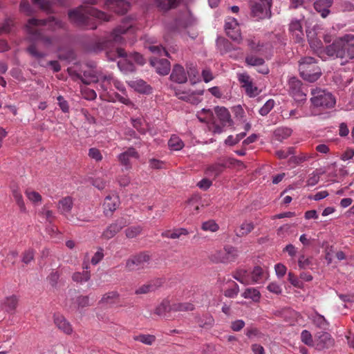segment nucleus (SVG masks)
Masks as SVG:
<instances>
[{
	"instance_id": "f257e3e1",
	"label": "nucleus",
	"mask_w": 354,
	"mask_h": 354,
	"mask_svg": "<svg viewBox=\"0 0 354 354\" xmlns=\"http://www.w3.org/2000/svg\"><path fill=\"white\" fill-rule=\"evenodd\" d=\"M328 56L339 58L342 64L348 63L354 59V35L348 33L337 37L326 46Z\"/></svg>"
},
{
	"instance_id": "f03ea898",
	"label": "nucleus",
	"mask_w": 354,
	"mask_h": 354,
	"mask_svg": "<svg viewBox=\"0 0 354 354\" xmlns=\"http://www.w3.org/2000/svg\"><path fill=\"white\" fill-rule=\"evenodd\" d=\"M299 71L304 80L310 82L317 81L322 73L315 59L311 57H303L299 62Z\"/></svg>"
},
{
	"instance_id": "7ed1b4c3",
	"label": "nucleus",
	"mask_w": 354,
	"mask_h": 354,
	"mask_svg": "<svg viewBox=\"0 0 354 354\" xmlns=\"http://www.w3.org/2000/svg\"><path fill=\"white\" fill-rule=\"evenodd\" d=\"M310 102L315 107L322 109H329L335 104V99L333 95L320 88H315L311 90Z\"/></svg>"
},
{
	"instance_id": "20e7f679",
	"label": "nucleus",
	"mask_w": 354,
	"mask_h": 354,
	"mask_svg": "<svg viewBox=\"0 0 354 354\" xmlns=\"http://www.w3.org/2000/svg\"><path fill=\"white\" fill-rule=\"evenodd\" d=\"M193 310L194 305L191 303H174L171 305L169 301L165 300L159 306L156 314L162 315L167 319H171L174 317L173 315L174 313Z\"/></svg>"
},
{
	"instance_id": "39448f33",
	"label": "nucleus",
	"mask_w": 354,
	"mask_h": 354,
	"mask_svg": "<svg viewBox=\"0 0 354 354\" xmlns=\"http://www.w3.org/2000/svg\"><path fill=\"white\" fill-rule=\"evenodd\" d=\"M271 1L272 0H250L253 17L258 19L270 18Z\"/></svg>"
},
{
	"instance_id": "423d86ee",
	"label": "nucleus",
	"mask_w": 354,
	"mask_h": 354,
	"mask_svg": "<svg viewBox=\"0 0 354 354\" xmlns=\"http://www.w3.org/2000/svg\"><path fill=\"white\" fill-rule=\"evenodd\" d=\"M203 90L193 91L191 89L178 88L175 91L176 96L183 101L192 104H198L202 101Z\"/></svg>"
},
{
	"instance_id": "0eeeda50",
	"label": "nucleus",
	"mask_w": 354,
	"mask_h": 354,
	"mask_svg": "<svg viewBox=\"0 0 354 354\" xmlns=\"http://www.w3.org/2000/svg\"><path fill=\"white\" fill-rule=\"evenodd\" d=\"M307 37L309 45L311 49L322 59H326L328 53L326 51V46L324 47L322 41L317 37L316 32L314 30L307 32Z\"/></svg>"
},
{
	"instance_id": "6e6552de",
	"label": "nucleus",
	"mask_w": 354,
	"mask_h": 354,
	"mask_svg": "<svg viewBox=\"0 0 354 354\" xmlns=\"http://www.w3.org/2000/svg\"><path fill=\"white\" fill-rule=\"evenodd\" d=\"M288 92L296 102H304L306 100V94L301 88V82L296 77H290L288 81Z\"/></svg>"
},
{
	"instance_id": "1a4fd4ad",
	"label": "nucleus",
	"mask_w": 354,
	"mask_h": 354,
	"mask_svg": "<svg viewBox=\"0 0 354 354\" xmlns=\"http://www.w3.org/2000/svg\"><path fill=\"white\" fill-rule=\"evenodd\" d=\"M133 62L142 65L145 63V60L141 55L135 53L129 55L128 58H121L118 61V65L122 71L131 72L135 70Z\"/></svg>"
},
{
	"instance_id": "9d476101",
	"label": "nucleus",
	"mask_w": 354,
	"mask_h": 354,
	"mask_svg": "<svg viewBox=\"0 0 354 354\" xmlns=\"http://www.w3.org/2000/svg\"><path fill=\"white\" fill-rule=\"evenodd\" d=\"M157 55L167 57L168 53L163 47L156 46V56ZM157 59L156 57V73L162 75H167L171 68L169 62L166 58H161L158 60H157Z\"/></svg>"
},
{
	"instance_id": "9b49d317",
	"label": "nucleus",
	"mask_w": 354,
	"mask_h": 354,
	"mask_svg": "<svg viewBox=\"0 0 354 354\" xmlns=\"http://www.w3.org/2000/svg\"><path fill=\"white\" fill-rule=\"evenodd\" d=\"M238 79L249 97H253L259 94L260 90L254 85L250 77L247 73L239 74Z\"/></svg>"
},
{
	"instance_id": "f8f14e48",
	"label": "nucleus",
	"mask_w": 354,
	"mask_h": 354,
	"mask_svg": "<svg viewBox=\"0 0 354 354\" xmlns=\"http://www.w3.org/2000/svg\"><path fill=\"white\" fill-rule=\"evenodd\" d=\"M226 34L234 41H239L241 39L239 25L234 18H228L225 24Z\"/></svg>"
},
{
	"instance_id": "ddd939ff",
	"label": "nucleus",
	"mask_w": 354,
	"mask_h": 354,
	"mask_svg": "<svg viewBox=\"0 0 354 354\" xmlns=\"http://www.w3.org/2000/svg\"><path fill=\"white\" fill-rule=\"evenodd\" d=\"M53 321L56 327L66 335H69L73 333L71 324L62 315H54Z\"/></svg>"
},
{
	"instance_id": "4468645a",
	"label": "nucleus",
	"mask_w": 354,
	"mask_h": 354,
	"mask_svg": "<svg viewBox=\"0 0 354 354\" xmlns=\"http://www.w3.org/2000/svg\"><path fill=\"white\" fill-rule=\"evenodd\" d=\"M333 339L329 333L326 332L317 333L315 335V344L317 349H324L333 344Z\"/></svg>"
},
{
	"instance_id": "2eb2a0df",
	"label": "nucleus",
	"mask_w": 354,
	"mask_h": 354,
	"mask_svg": "<svg viewBox=\"0 0 354 354\" xmlns=\"http://www.w3.org/2000/svg\"><path fill=\"white\" fill-rule=\"evenodd\" d=\"M120 199L118 196H108L105 198L102 207L106 215L111 214L119 206Z\"/></svg>"
},
{
	"instance_id": "dca6fc26",
	"label": "nucleus",
	"mask_w": 354,
	"mask_h": 354,
	"mask_svg": "<svg viewBox=\"0 0 354 354\" xmlns=\"http://www.w3.org/2000/svg\"><path fill=\"white\" fill-rule=\"evenodd\" d=\"M264 62H265L263 58L253 55H248L245 57V63L248 66H260V68L258 69V72L262 74H268L269 73V69L264 65Z\"/></svg>"
},
{
	"instance_id": "f3484780",
	"label": "nucleus",
	"mask_w": 354,
	"mask_h": 354,
	"mask_svg": "<svg viewBox=\"0 0 354 354\" xmlns=\"http://www.w3.org/2000/svg\"><path fill=\"white\" fill-rule=\"evenodd\" d=\"M118 158L122 166H124L126 169H130L131 159L138 158V155L134 149L129 148L127 151L119 154Z\"/></svg>"
},
{
	"instance_id": "a211bd4d",
	"label": "nucleus",
	"mask_w": 354,
	"mask_h": 354,
	"mask_svg": "<svg viewBox=\"0 0 354 354\" xmlns=\"http://www.w3.org/2000/svg\"><path fill=\"white\" fill-rule=\"evenodd\" d=\"M289 30L296 42L303 41L304 34L300 21H292L290 24Z\"/></svg>"
},
{
	"instance_id": "6ab92c4d",
	"label": "nucleus",
	"mask_w": 354,
	"mask_h": 354,
	"mask_svg": "<svg viewBox=\"0 0 354 354\" xmlns=\"http://www.w3.org/2000/svg\"><path fill=\"white\" fill-rule=\"evenodd\" d=\"M129 86L134 91L141 93H148L152 90L151 87L148 85L144 80L136 79L128 82Z\"/></svg>"
},
{
	"instance_id": "aec40b11",
	"label": "nucleus",
	"mask_w": 354,
	"mask_h": 354,
	"mask_svg": "<svg viewBox=\"0 0 354 354\" xmlns=\"http://www.w3.org/2000/svg\"><path fill=\"white\" fill-rule=\"evenodd\" d=\"M333 0H317L314 3L315 9L320 13L323 18L326 17L329 12V8L332 6Z\"/></svg>"
},
{
	"instance_id": "412c9836",
	"label": "nucleus",
	"mask_w": 354,
	"mask_h": 354,
	"mask_svg": "<svg viewBox=\"0 0 354 354\" xmlns=\"http://www.w3.org/2000/svg\"><path fill=\"white\" fill-rule=\"evenodd\" d=\"M170 78L172 81L179 84L185 83L187 80V73L183 67L180 65H176L174 67Z\"/></svg>"
},
{
	"instance_id": "4be33fe9",
	"label": "nucleus",
	"mask_w": 354,
	"mask_h": 354,
	"mask_svg": "<svg viewBox=\"0 0 354 354\" xmlns=\"http://www.w3.org/2000/svg\"><path fill=\"white\" fill-rule=\"evenodd\" d=\"M226 167V161L217 162L209 165L205 170V173L209 176L216 177L221 174Z\"/></svg>"
},
{
	"instance_id": "5701e85b",
	"label": "nucleus",
	"mask_w": 354,
	"mask_h": 354,
	"mask_svg": "<svg viewBox=\"0 0 354 354\" xmlns=\"http://www.w3.org/2000/svg\"><path fill=\"white\" fill-rule=\"evenodd\" d=\"M189 0H156V6L163 11L176 8L180 3H187Z\"/></svg>"
},
{
	"instance_id": "b1692460",
	"label": "nucleus",
	"mask_w": 354,
	"mask_h": 354,
	"mask_svg": "<svg viewBox=\"0 0 354 354\" xmlns=\"http://www.w3.org/2000/svg\"><path fill=\"white\" fill-rule=\"evenodd\" d=\"M215 113L223 126L232 125V120L228 110L223 106H216L215 108Z\"/></svg>"
},
{
	"instance_id": "393cba45",
	"label": "nucleus",
	"mask_w": 354,
	"mask_h": 354,
	"mask_svg": "<svg viewBox=\"0 0 354 354\" xmlns=\"http://www.w3.org/2000/svg\"><path fill=\"white\" fill-rule=\"evenodd\" d=\"M18 301L19 299L16 295H10L2 300L1 306L3 310L12 312L17 308Z\"/></svg>"
},
{
	"instance_id": "a878e982",
	"label": "nucleus",
	"mask_w": 354,
	"mask_h": 354,
	"mask_svg": "<svg viewBox=\"0 0 354 354\" xmlns=\"http://www.w3.org/2000/svg\"><path fill=\"white\" fill-rule=\"evenodd\" d=\"M150 260V257L146 253H142L129 259L127 262V266L130 269H134V266H138L147 263Z\"/></svg>"
},
{
	"instance_id": "bb28decb",
	"label": "nucleus",
	"mask_w": 354,
	"mask_h": 354,
	"mask_svg": "<svg viewBox=\"0 0 354 354\" xmlns=\"http://www.w3.org/2000/svg\"><path fill=\"white\" fill-rule=\"evenodd\" d=\"M111 84H113L118 91H124V86L120 82L117 80H113L111 77H104L102 80V87L104 91L111 88Z\"/></svg>"
},
{
	"instance_id": "cd10ccee",
	"label": "nucleus",
	"mask_w": 354,
	"mask_h": 354,
	"mask_svg": "<svg viewBox=\"0 0 354 354\" xmlns=\"http://www.w3.org/2000/svg\"><path fill=\"white\" fill-rule=\"evenodd\" d=\"M73 207V201L71 198L66 197L60 200L57 205V208L59 212L66 216L70 213Z\"/></svg>"
},
{
	"instance_id": "c85d7f7f",
	"label": "nucleus",
	"mask_w": 354,
	"mask_h": 354,
	"mask_svg": "<svg viewBox=\"0 0 354 354\" xmlns=\"http://www.w3.org/2000/svg\"><path fill=\"white\" fill-rule=\"evenodd\" d=\"M120 295L117 291H111L104 294L100 299L102 304H113L119 299Z\"/></svg>"
},
{
	"instance_id": "c756f323",
	"label": "nucleus",
	"mask_w": 354,
	"mask_h": 354,
	"mask_svg": "<svg viewBox=\"0 0 354 354\" xmlns=\"http://www.w3.org/2000/svg\"><path fill=\"white\" fill-rule=\"evenodd\" d=\"M234 278L244 285L251 284L250 272L245 270L241 269L237 270L234 274Z\"/></svg>"
},
{
	"instance_id": "7c9ffc66",
	"label": "nucleus",
	"mask_w": 354,
	"mask_h": 354,
	"mask_svg": "<svg viewBox=\"0 0 354 354\" xmlns=\"http://www.w3.org/2000/svg\"><path fill=\"white\" fill-rule=\"evenodd\" d=\"M311 320L317 327L321 329H327L329 326V323L325 319V317L318 313H315L314 315H313Z\"/></svg>"
},
{
	"instance_id": "2f4dec72",
	"label": "nucleus",
	"mask_w": 354,
	"mask_h": 354,
	"mask_svg": "<svg viewBox=\"0 0 354 354\" xmlns=\"http://www.w3.org/2000/svg\"><path fill=\"white\" fill-rule=\"evenodd\" d=\"M25 194L28 200L35 205H39L41 203L42 197L39 193L34 190L28 189L26 191Z\"/></svg>"
},
{
	"instance_id": "473e14b6",
	"label": "nucleus",
	"mask_w": 354,
	"mask_h": 354,
	"mask_svg": "<svg viewBox=\"0 0 354 354\" xmlns=\"http://www.w3.org/2000/svg\"><path fill=\"white\" fill-rule=\"evenodd\" d=\"M242 297L245 299H251L254 301H259L261 297V294L257 289L249 288L245 289L242 293Z\"/></svg>"
},
{
	"instance_id": "72a5a7b5",
	"label": "nucleus",
	"mask_w": 354,
	"mask_h": 354,
	"mask_svg": "<svg viewBox=\"0 0 354 354\" xmlns=\"http://www.w3.org/2000/svg\"><path fill=\"white\" fill-rule=\"evenodd\" d=\"M264 276V272L263 269L259 266L254 268L253 270L250 272V281L252 283H256L259 282Z\"/></svg>"
},
{
	"instance_id": "f704fd0d",
	"label": "nucleus",
	"mask_w": 354,
	"mask_h": 354,
	"mask_svg": "<svg viewBox=\"0 0 354 354\" xmlns=\"http://www.w3.org/2000/svg\"><path fill=\"white\" fill-rule=\"evenodd\" d=\"M169 147L171 150L179 151L184 147V143L182 140L177 136L173 135L169 142Z\"/></svg>"
},
{
	"instance_id": "c9c22d12",
	"label": "nucleus",
	"mask_w": 354,
	"mask_h": 354,
	"mask_svg": "<svg viewBox=\"0 0 354 354\" xmlns=\"http://www.w3.org/2000/svg\"><path fill=\"white\" fill-rule=\"evenodd\" d=\"M189 234V232L185 228H180L175 230L172 232L171 231H167L162 233V236L172 239H178L182 235H187Z\"/></svg>"
},
{
	"instance_id": "e433bc0d",
	"label": "nucleus",
	"mask_w": 354,
	"mask_h": 354,
	"mask_svg": "<svg viewBox=\"0 0 354 354\" xmlns=\"http://www.w3.org/2000/svg\"><path fill=\"white\" fill-rule=\"evenodd\" d=\"M324 173L325 171L322 169H317L314 171L312 174L309 175V177L306 182L307 186L313 187L315 185L319 182L320 176L324 174Z\"/></svg>"
},
{
	"instance_id": "4c0bfd02",
	"label": "nucleus",
	"mask_w": 354,
	"mask_h": 354,
	"mask_svg": "<svg viewBox=\"0 0 354 354\" xmlns=\"http://www.w3.org/2000/svg\"><path fill=\"white\" fill-rule=\"evenodd\" d=\"M254 228V223L251 221L243 222L239 228V232L236 233L237 236H243L251 232Z\"/></svg>"
},
{
	"instance_id": "58836bf2",
	"label": "nucleus",
	"mask_w": 354,
	"mask_h": 354,
	"mask_svg": "<svg viewBox=\"0 0 354 354\" xmlns=\"http://www.w3.org/2000/svg\"><path fill=\"white\" fill-rule=\"evenodd\" d=\"M246 42L251 50L259 52L262 49L263 45L261 44L259 39L254 37L249 36L246 39Z\"/></svg>"
},
{
	"instance_id": "ea45409f",
	"label": "nucleus",
	"mask_w": 354,
	"mask_h": 354,
	"mask_svg": "<svg viewBox=\"0 0 354 354\" xmlns=\"http://www.w3.org/2000/svg\"><path fill=\"white\" fill-rule=\"evenodd\" d=\"M201 229L205 232H216L219 229V225L214 220H208L201 224Z\"/></svg>"
},
{
	"instance_id": "a19ab883",
	"label": "nucleus",
	"mask_w": 354,
	"mask_h": 354,
	"mask_svg": "<svg viewBox=\"0 0 354 354\" xmlns=\"http://www.w3.org/2000/svg\"><path fill=\"white\" fill-rule=\"evenodd\" d=\"M225 252V259L226 261H232L238 257V250L232 246H226L224 248Z\"/></svg>"
},
{
	"instance_id": "79ce46f5",
	"label": "nucleus",
	"mask_w": 354,
	"mask_h": 354,
	"mask_svg": "<svg viewBox=\"0 0 354 354\" xmlns=\"http://www.w3.org/2000/svg\"><path fill=\"white\" fill-rule=\"evenodd\" d=\"M212 112L210 109H203L197 113L198 119L202 122H207L212 119Z\"/></svg>"
},
{
	"instance_id": "37998d69",
	"label": "nucleus",
	"mask_w": 354,
	"mask_h": 354,
	"mask_svg": "<svg viewBox=\"0 0 354 354\" xmlns=\"http://www.w3.org/2000/svg\"><path fill=\"white\" fill-rule=\"evenodd\" d=\"M133 339L138 342H140L146 345H151L155 340L153 335L147 334L136 335L133 337Z\"/></svg>"
},
{
	"instance_id": "c03bdc74",
	"label": "nucleus",
	"mask_w": 354,
	"mask_h": 354,
	"mask_svg": "<svg viewBox=\"0 0 354 354\" xmlns=\"http://www.w3.org/2000/svg\"><path fill=\"white\" fill-rule=\"evenodd\" d=\"M246 136L245 132L237 134L236 136H229L225 140V143L227 145L233 146L237 144L241 139Z\"/></svg>"
},
{
	"instance_id": "a18cd8bd",
	"label": "nucleus",
	"mask_w": 354,
	"mask_h": 354,
	"mask_svg": "<svg viewBox=\"0 0 354 354\" xmlns=\"http://www.w3.org/2000/svg\"><path fill=\"white\" fill-rule=\"evenodd\" d=\"M301 340L303 343L309 346H313L315 344L311 333L307 330H304L301 332Z\"/></svg>"
},
{
	"instance_id": "49530a36",
	"label": "nucleus",
	"mask_w": 354,
	"mask_h": 354,
	"mask_svg": "<svg viewBox=\"0 0 354 354\" xmlns=\"http://www.w3.org/2000/svg\"><path fill=\"white\" fill-rule=\"evenodd\" d=\"M185 208L187 212H189L191 214H194L198 213L200 209V205L198 203L197 200L191 199L188 201Z\"/></svg>"
},
{
	"instance_id": "de8ad7c7",
	"label": "nucleus",
	"mask_w": 354,
	"mask_h": 354,
	"mask_svg": "<svg viewBox=\"0 0 354 354\" xmlns=\"http://www.w3.org/2000/svg\"><path fill=\"white\" fill-rule=\"evenodd\" d=\"M120 227L116 225H111L107 227V229L104 232L103 236L106 239L112 238L116 233L119 232Z\"/></svg>"
},
{
	"instance_id": "09e8293b",
	"label": "nucleus",
	"mask_w": 354,
	"mask_h": 354,
	"mask_svg": "<svg viewBox=\"0 0 354 354\" xmlns=\"http://www.w3.org/2000/svg\"><path fill=\"white\" fill-rule=\"evenodd\" d=\"M274 101L272 99L268 100L264 105L259 109V113L264 116L266 115L274 107Z\"/></svg>"
},
{
	"instance_id": "8fccbe9b",
	"label": "nucleus",
	"mask_w": 354,
	"mask_h": 354,
	"mask_svg": "<svg viewBox=\"0 0 354 354\" xmlns=\"http://www.w3.org/2000/svg\"><path fill=\"white\" fill-rule=\"evenodd\" d=\"M13 197L17 204L19 207L20 209L22 211L26 210V205L23 199V196L21 194L17 191L13 192Z\"/></svg>"
},
{
	"instance_id": "3c124183",
	"label": "nucleus",
	"mask_w": 354,
	"mask_h": 354,
	"mask_svg": "<svg viewBox=\"0 0 354 354\" xmlns=\"http://www.w3.org/2000/svg\"><path fill=\"white\" fill-rule=\"evenodd\" d=\"M90 278L89 273L87 271L82 272H75L73 275V279L75 281H86Z\"/></svg>"
},
{
	"instance_id": "603ef678",
	"label": "nucleus",
	"mask_w": 354,
	"mask_h": 354,
	"mask_svg": "<svg viewBox=\"0 0 354 354\" xmlns=\"http://www.w3.org/2000/svg\"><path fill=\"white\" fill-rule=\"evenodd\" d=\"M274 270L277 277L281 279L286 274L287 268L283 263H279L274 266Z\"/></svg>"
},
{
	"instance_id": "864d4df0",
	"label": "nucleus",
	"mask_w": 354,
	"mask_h": 354,
	"mask_svg": "<svg viewBox=\"0 0 354 354\" xmlns=\"http://www.w3.org/2000/svg\"><path fill=\"white\" fill-rule=\"evenodd\" d=\"M116 8L115 11L120 13H124L127 11L129 8V3L124 0H118L115 2Z\"/></svg>"
},
{
	"instance_id": "5fc2aeb1",
	"label": "nucleus",
	"mask_w": 354,
	"mask_h": 354,
	"mask_svg": "<svg viewBox=\"0 0 354 354\" xmlns=\"http://www.w3.org/2000/svg\"><path fill=\"white\" fill-rule=\"evenodd\" d=\"M141 232V228L138 226L131 227L125 230L126 236L129 238H134Z\"/></svg>"
},
{
	"instance_id": "6e6d98bb",
	"label": "nucleus",
	"mask_w": 354,
	"mask_h": 354,
	"mask_svg": "<svg viewBox=\"0 0 354 354\" xmlns=\"http://www.w3.org/2000/svg\"><path fill=\"white\" fill-rule=\"evenodd\" d=\"M239 292V286L234 283L232 288H228L225 291L224 295L229 298H234L238 295Z\"/></svg>"
},
{
	"instance_id": "4d7b16f0",
	"label": "nucleus",
	"mask_w": 354,
	"mask_h": 354,
	"mask_svg": "<svg viewBox=\"0 0 354 354\" xmlns=\"http://www.w3.org/2000/svg\"><path fill=\"white\" fill-rule=\"evenodd\" d=\"M88 156L95 161H100L102 160V155L100 151L96 148H91L88 151Z\"/></svg>"
},
{
	"instance_id": "13d9d810",
	"label": "nucleus",
	"mask_w": 354,
	"mask_h": 354,
	"mask_svg": "<svg viewBox=\"0 0 354 354\" xmlns=\"http://www.w3.org/2000/svg\"><path fill=\"white\" fill-rule=\"evenodd\" d=\"M291 134V129L288 128H279L275 131V135L282 139L286 138Z\"/></svg>"
},
{
	"instance_id": "bf43d9fd",
	"label": "nucleus",
	"mask_w": 354,
	"mask_h": 354,
	"mask_svg": "<svg viewBox=\"0 0 354 354\" xmlns=\"http://www.w3.org/2000/svg\"><path fill=\"white\" fill-rule=\"evenodd\" d=\"M288 281L293 286L296 288H301L302 287V282L292 272L288 273Z\"/></svg>"
},
{
	"instance_id": "052dcab7",
	"label": "nucleus",
	"mask_w": 354,
	"mask_h": 354,
	"mask_svg": "<svg viewBox=\"0 0 354 354\" xmlns=\"http://www.w3.org/2000/svg\"><path fill=\"white\" fill-rule=\"evenodd\" d=\"M267 289L270 292L276 295H279L281 293L282 290L280 286L276 283V282H272L270 283Z\"/></svg>"
},
{
	"instance_id": "680f3d73",
	"label": "nucleus",
	"mask_w": 354,
	"mask_h": 354,
	"mask_svg": "<svg viewBox=\"0 0 354 354\" xmlns=\"http://www.w3.org/2000/svg\"><path fill=\"white\" fill-rule=\"evenodd\" d=\"M245 326V322L242 319H237L232 322L231 328L234 331H240Z\"/></svg>"
},
{
	"instance_id": "e2e57ef3",
	"label": "nucleus",
	"mask_w": 354,
	"mask_h": 354,
	"mask_svg": "<svg viewBox=\"0 0 354 354\" xmlns=\"http://www.w3.org/2000/svg\"><path fill=\"white\" fill-rule=\"evenodd\" d=\"M283 251L286 252L288 254V255L292 258H295L297 253V249L292 244L287 245L283 248Z\"/></svg>"
},
{
	"instance_id": "0e129e2a",
	"label": "nucleus",
	"mask_w": 354,
	"mask_h": 354,
	"mask_svg": "<svg viewBox=\"0 0 354 354\" xmlns=\"http://www.w3.org/2000/svg\"><path fill=\"white\" fill-rule=\"evenodd\" d=\"M34 258V252L32 250H26L23 255L22 261L25 263H29Z\"/></svg>"
},
{
	"instance_id": "69168bd1",
	"label": "nucleus",
	"mask_w": 354,
	"mask_h": 354,
	"mask_svg": "<svg viewBox=\"0 0 354 354\" xmlns=\"http://www.w3.org/2000/svg\"><path fill=\"white\" fill-rule=\"evenodd\" d=\"M310 260L304 255H301L298 259V265L300 268L306 269L310 265Z\"/></svg>"
},
{
	"instance_id": "338daca9",
	"label": "nucleus",
	"mask_w": 354,
	"mask_h": 354,
	"mask_svg": "<svg viewBox=\"0 0 354 354\" xmlns=\"http://www.w3.org/2000/svg\"><path fill=\"white\" fill-rule=\"evenodd\" d=\"M57 101H58L59 106L61 108V109L62 110V111L65 112V113L68 112L69 110V107H68L67 102L64 99V97L61 95L58 96Z\"/></svg>"
},
{
	"instance_id": "774afa93",
	"label": "nucleus",
	"mask_w": 354,
	"mask_h": 354,
	"mask_svg": "<svg viewBox=\"0 0 354 354\" xmlns=\"http://www.w3.org/2000/svg\"><path fill=\"white\" fill-rule=\"evenodd\" d=\"M212 183L210 180L207 178H203L200 180L197 185L202 189L206 190L212 185Z\"/></svg>"
}]
</instances>
